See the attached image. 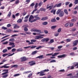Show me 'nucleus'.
Instances as JSON below:
<instances>
[{"mask_svg": "<svg viewBox=\"0 0 78 78\" xmlns=\"http://www.w3.org/2000/svg\"><path fill=\"white\" fill-rule=\"evenodd\" d=\"M19 75H20V74H16L14 75V76H19Z\"/></svg>", "mask_w": 78, "mask_h": 78, "instance_id": "obj_62", "label": "nucleus"}, {"mask_svg": "<svg viewBox=\"0 0 78 78\" xmlns=\"http://www.w3.org/2000/svg\"><path fill=\"white\" fill-rule=\"evenodd\" d=\"M16 48H13L12 50V52H14V51H16Z\"/></svg>", "mask_w": 78, "mask_h": 78, "instance_id": "obj_59", "label": "nucleus"}, {"mask_svg": "<svg viewBox=\"0 0 78 78\" xmlns=\"http://www.w3.org/2000/svg\"><path fill=\"white\" fill-rule=\"evenodd\" d=\"M38 51H34L32 53V54L33 55H35V54H36L37 53Z\"/></svg>", "mask_w": 78, "mask_h": 78, "instance_id": "obj_30", "label": "nucleus"}, {"mask_svg": "<svg viewBox=\"0 0 78 78\" xmlns=\"http://www.w3.org/2000/svg\"><path fill=\"white\" fill-rule=\"evenodd\" d=\"M61 28L58 29V33H60V32H61Z\"/></svg>", "mask_w": 78, "mask_h": 78, "instance_id": "obj_51", "label": "nucleus"}, {"mask_svg": "<svg viewBox=\"0 0 78 78\" xmlns=\"http://www.w3.org/2000/svg\"><path fill=\"white\" fill-rule=\"evenodd\" d=\"M20 27L19 26H17L16 24H15L14 27V28H16V29H17V28H19Z\"/></svg>", "mask_w": 78, "mask_h": 78, "instance_id": "obj_23", "label": "nucleus"}, {"mask_svg": "<svg viewBox=\"0 0 78 78\" xmlns=\"http://www.w3.org/2000/svg\"><path fill=\"white\" fill-rule=\"evenodd\" d=\"M34 19V17H33V15H31L29 17V21L30 22H34V21H33V19Z\"/></svg>", "mask_w": 78, "mask_h": 78, "instance_id": "obj_4", "label": "nucleus"}, {"mask_svg": "<svg viewBox=\"0 0 78 78\" xmlns=\"http://www.w3.org/2000/svg\"><path fill=\"white\" fill-rule=\"evenodd\" d=\"M56 26H52L51 27V29H55V28H56Z\"/></svg>", "mask_w": 78, "mask_h": 78, "instance_id": "obj_39", "label": "nucleus"}, {"mask_svg": "<svg viewBox=\"0 0 78 78\" xmlns=\"http://www.w3.org/2000/svg\"><path fill=\"white\" fill-rule=\"evenodd\" d=\"M44 58V57L43 55H41L36 57V58H39V59H43Z\"/></svg>", "mask_w": 78, "mask_h": 78, "instance_id": "obj_16", "label": "nucleus"}, {"mask_svg": "<svg viewBox=\"0 0 78 78\" xmlns=\"http://www.w3.org/2000/svg\"><path fill=\"white\" fill-rule=\"evenodd\" d=\"M34 18L35 19L33 20L34 22H36L37 20H40V19H41V18H40V17L37 16H35Z\"/></svg>", "mask_w": 78, "mask_h": 78, "instance_id": "obj_8", "label": "nucleus"}, {"mask_svg": "<svg viewBox=\"0 0 78 78\" xmlns=\"http://www.w3.org/2000/svg\"><path fill=\"white\" fill-rule=\"evenodd\" d=\"M37 10V9H34V10L33 11V12H31V14H33L34 12H35V11H36Z\"/></svg>", "mask_w": 78, "mask_h": 78, "instance_id": "obj_26", "label": "nucleus"}, {"mask_svg": "<svg viewBox=\"0 0 78 78\" xmlns=\"http://www.w3.org/2000/svg\"><path fill=\"white\" fill-rule=\"evenodd\" d=\"M64 16V12L61 11L59 14V16L61 17Z\"/></svg>", "mask_w": 78, "mask_h": 78, "instance_id": "obj_17", "label": "nucleus"}, {"mask_svg": "<svg viewBox=\"0 0 78 78\" xmlns=\"http://www.w3.org/2000/svg\"><path fill=\"white\" fill-rule=\"evenodd\" d=\"M49 70L48 69H45L44 70H43V71H44V72H49Z\"/></svg>", "mask_w": 78, "mask_h": 78, "instance_id": "obj_56", "label": "nucleus"}, {"mask_svg": "<svg viewBox=\"0 0 78 78\" xmlns=\"http://www.w3.org/2000/svg\"><path fill=\"white\" fill-rule=\"evenodd\" d=\"M74 78H78V73H77L76 74V75H75V76H74Z\"/></svg>", "mask_w": 78, "mask_h": 78, "instance_id": "obj_49", "label": "nucleus"}, {"mask_svg": "<svg viewBox=\"0 0 78 78\" xmlns=\"http://www.w3.org/2000/svg\"><path fill=\"white\" fill-rule=\"evenodd\" d=\"M45 10H46V9H44V8H41L40 9V11H45Z\"/></svg>", "mask_w": 78, "mask_h": 78, "instance_id": "obj_34", "label": "nucleus"}, {"mask_svg": "<svg viewBox=\"0 0 78 78\" xmlns=\"http://www.w3.org/2000/svg\"><path fill=\"white\" fill-rule=\"evenodd\" d=\"M56 62V60H53L51 61L50 62L51 63V62Z\"/></svg>", "mask_w": 78, "mask_h": 78, "instance_id": "obj_48", "label": "nucleus"}, {"mask_svg": "<svg viewBox=\"0 0 78 78\" xmlns=\"http://www.w3.org/2000/svg\"><path fill=\"white\" fill-rule=\"evenodd\" d=\"M44 73V72L43 71H41L39 75L40 76H44V75H45V74Z\"/></svg>", "mask_w": 78, "mask_h": 78, "instance_id": "obj_11", "label": "nucleus"}, {"mask_svg": "<svg viewBox=\"0 0 78 78\" xmlns=\"http://www.w3.org/2000/svg\"><path fill=\"white\" fill-rule=\"evenodd\" d=\"M30 31L31 32H41V30H37V29L36 28H34L30 30Z\"/></svg>", "mask_w": 78, "mask_h": 78, "instance_id": "obj_3", "label": "nucleus"}, {"mask_svg": "<svg viewBox=\"0 0 78 78\" xmlns=\"http://www.w3.org/2000/svg\"><path fill=\"white\" fill-rule=\"evenodd\" d=\"M42 4H43V2H40L38 4V6L40 7L41 6H42Z\"/></svg>", "mask_w": 78, "mask_h": 78, "instance_id": "obj_36", "label": "nucleus"}, {"mask_svg": "<svg viewBox=\"0 0 78 78\" xmlns=\"http://www.w3.org/2000/svg\"><path fill=\"white\" fill-rule=\"evenodd\" d=\"M59 34L58 33V32H56L55 33V37H57L58 36V35H59Z\"/></svg>", "mask_w": 78, "mask_h": 78, "instance_id": "obj_37", "label": "nucleus"}, {"mask_svg": "<svg viewBox=\"0 0 78 78\" xmlns=\"http://www.w3.org/2000/svg\"><path fill=\"white\" fill-rule=\"evenodd\" d=\"M11 12H9V14H8L7 16L8 17H11Z\"/></svg>", "mask_w": 78, "mask_h": 78, "instance_id": "obj_47", "label": "nucleus"}, {"mask_svg": "<svg viewBox=\"0 0 78 78\" xmlns=\"http://www.w3.org/2000/svg\"><path fill=\"white\" fill-rule=\"evenodd\" d=\"M52 4V5H50L49 7H47L46 9H48L49 8V10H51V9H52V8H53V4Z\"/></svg>", "mask_w": 78, "mask_h": 78, "instance_id": "obj_14", "label": "nucleus"}, {"mask_svg": "<svg viewBox=\"0 0 78 78\" xmlns=\"http://www.w3.org/2000/svg\"><path fill=\"white\" fill-rule=\"evenodd\" d=\"M78 0H75L74 1V3L75 4H78Z\"/></svg>", "mask_w": 78, "mask_h": 78, "instance_id": "obj_45", "label": "nucleus"}, {"mask_svg": "<svg viewBox=\"0 0 78 78\" xmlns=\"http://www.w3.org/2000/svg\"><path fill=\"white\" fill-rule=\"evenodd\" d=\"M8 55V54H5L2 55V56H3V57H5V56H7Z\"/></svg>", "mask_w": 78, "mask_h": 78, "instance_id": "obj_53", "label": "nucleus"}, {"mask_svg": "<svg viewBox=\"0 0 78 78\" xmlns=\"http://www.w3.org/2000/svg\"><path fill=\"white\" fill-rule=\"evenodd\" d=\"M9 45H12L11 47L12 48H14L16 47L15 44L13 42H9Z\"/></svg>", "mask_w": 78, "mask_h": 78, "instance_id": "obj_6", "label": "nucleus"}, {"mask_svg": "<svg viewBox=\"0 0 78 78\" xmlns=\"http://www.w3.org/2000/svg\"><path fill=\"white\" fill-rule=\"evenodd\" d=\"M8 51V50L5 49H4L3 50L2 52L3 53H6V51Z\"/></svg>", "mask_w": 78, "mask_h": 78, "instance_id": "obj_43", "label": "nucleus"}, {"mask_svg": "<svg viewBox=\"0 0 78 78\" xmlns=\"http://www.w3.org/2000/svg\"><path fill=\"white\" fill-rule=\"evenodd\" d=\"M9 41L11 42H14V41H15V39L14 38H11Z\"/></svg>", "mask_w": 78, "mask_h": 78, "instance_id": "obj_29", "label": "nucleus"}, {"mask_svg": "<svg viewBox=\"0 0 78 78\" xmlns=\"http://www.w3.org/2000/svg\"><path fill=\"white\" fill-rule=\"evenodd\" d=\"M47 19H48V17H44L41 19V20H47Z\"/></svg>", "mask_w": 78, "mask_h": 78, "instance_id": "obj_20", "label": "nucleus"}, {"mask_svg": "<svg viewBox=\"0 0 78 78\" xmlns=\"http://www.w3.org/2000/svg\"><path fill=\"white\" fill-rule=\"evenodd\" d=\"M76 20L75 19H73L71 20V22H75Z\"/></svg>", "mask_w": 78, "mask_h": 78, "instance_id": "obj_40", "label": "nucleus"}, {"mask_svg": "<svg viewBox=\"0 0 78 78\" xmlns=\"http://www.w3.org/2000/svg\"><path fill=\"white\" fill-rule=\"evenodd\" d=\"M61 9L58 10L56 12V14H59L60 13V12H61Z\"/></svg>", "mask_w": 78, "mask_h": 78, "instance_id": "obj_31", "label": "nucleus"}, {"mask_svg": "<svg viewBox=\"0 0 78 78\" xmlns=\"http://www.w3.org/2000/svg\"><path fill=\"white\" fill-rule=\"evenodd\" d=\"M59 53H54V54L52 55V56L50 58L51 59L54 58L55 59L56 58L54 56H56V55H58V54H59Z\"/></svg>", "mask_w": 78, "mask_h": 78, "instance_id": "obj_5", "label": "nucleus"}, {"mask_svg": "<svg viewBox=\"0 0 78 78\" xmlns=\"http://www.w3.org/2000/svg\"><path fill=\"white\" fill-rule=\"evenodd\" d=\"M49 39L48 38H45V42H48L49 41Z\"/></svg>", "mask_w": 78, "mask_h": 78, "instance_id": "obj_46", "label": "nucleus"}, {"mask_svg": "<svg viewBox=\"0 0 78 78\" xmlns=\"http://www.w3.org/2000/svg\"><path fill=\"white\" fill-rule=\"evenodd\" d=\"M9 67V66H5V65H4L3 66H2L1 67H0V68H4L5 69H8Z\"/></svg>", "mask_w": 78, "mask_h": 78, "instance_id": "obj_18", "label": "nucleus"}, {"mask_svg": "<svg viewBox=\"0 0 78 78\" xmlns=\"http://www.w3.org/2000/svg\"><path fill=\"white\" fill-rule=\"evenodd\" d=\"M70 56H74L75 55V54L74 52H72L70 54Z\"/></svg>", "mask_w": 78, "mask_h": 78, "instance_id": "obj_52", "label": "nucleus"}, {"mask_svg": "<svg viewBox=\"0 0 78 78\" xmlns=\"http://www.w3.org/2000/svg\"><path fill=\"white\" fill-rule=\"evenodd\" d=\"M45 35L44 34H41L40 35L36 36L35 37V39L36 40L39 39H42L44 38V37L42 36H44Z\"/></svg>", "mask_w": 78, "mask_h": 78, "instance_id": "obj_2", "label": "nucleus"}, {"mask_svg": "<svg viewBox=\"0 0 78 78\" xmlns=\"http://www.w3.org/2000/svg\"><path fill=\"white\" fill-rule=\"evenodd\" d=\"M17 51H23V49L22 48H20L17 49Z\"/></svg>", "mask_w": 78, "mask_h": 78, "instance_id": "obj_25", "label": "nucleus"}, {"mask_svg": "<svg viewBox=\"0 0 78 78\" xmlns=\"http://www.w3.org/2000/svg\"><path fill=\"white\" fill-rule=\"evenodd\" d=\"M17 36H18V35L17 34H13V35H12L11 36V37H15Z\"/></svg>", "mask_w": 78, "mask_h": 78, "instance_id": "obj_58", "label": "nucleus"}, {"mask_svg": "<svg viewBox=\"0 0 78 78\" xmlns=\"http://www.w3.org/2000/svg\"><path fill=\"white\" fill-rule=\"evenodd\" d=\"M36 40H35L32 39L30 41L31 42H36Z\"/></svg>", "mask_w": 78, "mask_h": 78, "instance_id": "obj_44", "label": "nucleus"}, {"mask_svg": "<svg viewBox=\"0 0 78 78\" xmlns=\"http://www.w3.org/2000/svg\"><path fill=\"white\" fill-rule=\"evenodd\" d=\"M51 12L52 13H53V14H55V12H56V10H54V9H52Z\"/></svg>", "mask_w": 78, "mask_h": 78, "instance_id": "obj_21", "label": "nucleus"}, {"mask_svg": "<svg viewBox=\"0 0 78 78\" xmlns=\"http://www.w3.org/2000/svg\"><path fill=\"white\" fill-rule=\"evenodd\" d=\"M6 60L5 59H3L2 61V62L0 63V65H1V64H3V62H6Z\"/></svg>", "mask_w": 78, "mask_h": 78, "instance_id": "obj_27", "label": "nucleus"}, {"mask_svg": "<svg viewBox=\"0 0 78 78\" xmlns=\"http://www.w3.org/2000/svg\"><path fill=\"white\" fill-rule=\"evenodd\" d=\"M8 44V41H6L3 43V45H6V44Z\"/></svg>", "mask_w": 78, "mask_h": 78, "instance_id": "obj_61", "label": "nucleus"}, {"mask_svg": "<svg viewBox=\"0 0 78 78\" xmlns=\"http://www.w3.org/2000/svg\"><path fill=\"white\" fill-rule=\"evenodd\" d=\"M22 21V20L21 19H20L18 20L17 21V22L18 23H21Z\"/></svg>", "mask_w": 78, "mask_h": 78, "instance_id": "obj_28", "label": "nucleus"}, {"mask_svg": "<svg viewBox=\"0 0 78 78\" xmlns=\"http://www.w3.org/2000/svg\"><path fill=\"white\" fill-rule=\"evenodd\" d=\"M21 61H27L28 59L25 57H22L21 58Z\"/></svg>", "mask_w": 78, "mask_h": 78, "instance_id": "obj_9", "label": "nucleus"}, {"mask_svg": "<svg viewBox=\"0 0 78 78\" xmlns=\"http://www.w3.org/2000/svg\"><path fill=\"white\" fill-rule=\"evenodd\" d=\"M69 2H66L65 3V5L66 6H67V5H69Z\"/></svg>", "mask_w": 78, "mask_h": 78, "instance_id": "obj_57", "label": "nucleus"}, {"mask_svg": "<svg viewBox=\"0 0 78 78\" xmlns=\"http://www.w3.org/2000/svg\"><path fill=\"white\" fill-rule=\"evenodd\" d=\"M2 72H6L2 74L1 75H2V78H6L8 76V75L7 74V73H8V69H5L2 70Z\"/></svg>", "mask_w": 78, "mask_h": 78, "instance_id": "obj_1", "label": "nucleus"}, {"mask_svg": "<svg viewBox=\"0 0 78 78\" xmlns=\"http://www.w3.org/2000/svg\"><path fill=\"white\" fill-rule=\"evenodd\" d=\"M29 17V15H28L26 16L24 18L25 20H24V22H27V21H28V19Z\"/></svg>", "mask_w": 78, "mask_h": 78, "instance_id": "obj_10", "label": "nucleus"}, {"mask_svg": "<svg viewBox=\"0 0 78 78\" xmlns=\"http://www.w3.org/2000/svg\"><path fill=\"white\" fill-rule=\"evenodd\" d=\"M66 42H70V41H71V39L70 38H68L66 39Z\"/></svg>", "mask_w": 78, "mask_h": 78, "instance_id": "obj_32", "label": "nucleus"}, {"mask_svg": "<svg viewBox=\"0 0 78 78\" xmlns=\"http://www.w3.org/2000/svg\"><path fill=\"white\" fill-rule=\"evenodd\" d=\"M35 64H36V63L35 62L31 63L30 64V65L31 66L35 65Z\"/></svg>", "mask_w": 78, "mask_h": 78, "instance_id": "obj_38", "label": "nucleus"}, {"mask_svg": "<svg viewBox=\"0 0 78 78\" xmlns=\"http://www.w3.org/2000/svg\"><path fill=\"white\" fill-rule=\"evenodd\" d=\"M54 42V40L53 39H51L50 40V41L48 42V44H51L52 43Z\"/></svg>", "mask_w": 78, "mask_h": 78, "instance_id": "obj_19", "label": "nucleus"}, {"mask_svg": "<svg viewBox=\"0 0 78 78\" xmlns=\"http://www.w3.org/2000/svg\"><path fill=\"white\" fill-rule=\"evenodd\" d=\"M2 29H3V30H7V27H2Z\"/></svg>", "mask_w": 78, "mask_h": 78, "instance_id": "obj_60", "label": "nucleus"}, {"mask_svg": "<svg viewBox=\"0 0 78 78\" xmlns=\"http://www.w3.org/2000/svg\"><path fill=\"white\" fill-rule=\"evenodd\" d=\"M37 6H38V3H36L35 6H34V8L35 9H37Z\"/></svg>", "mask_w": 78, "mask_h": 78, "instance_id": "obj_35", "label": "nucleus"}, {"mask_svg": "<svg viewBox=\"0 0 78 78\" xmlns=\"http://www.w3.org/2000/svg\"><path fill=\"white\" fill-rule=\"evenodd\" d=\"M66 56V55L64 54L62 55H58L57 56L58 58H64V57H65Z\"/></svg>", "mask_w": 78, "mask_h": 78, "instance_id": "obj_13", "label": "nucleus"}, {"mask_svg": "<svg viewBox=\"0 0 78 78\" xmlns=\"http://www.w3.org/2000/svg\"><path fill=\"white\" fill-rule=\"evenodd\" d=\"M14 67H15V68H17L18 67V65H13Z\"/></svg>", "mask_w": 78, "mask_h": 78, "instance_id": "obj_55", "label": "nucleus"}, {"mask_svg": "<svg viewBox=\"0 0 78 78\" xmlns=\"http://www.w3.org/2000/svg\"><path fill=\"white\" fill-rule=\"evenodd\" d=\"M78 43V40H76V41H75L73 42V47H75V46H76V45H77V44Z\"/></svg>", "mask_w": 78, "mask_h": 78, "instance_id": "obj_7", "label": "nucleus"}, {"mask_svg": "<svg viewBox=\"0 0 78 78\" xmlns=\"http://www.w3.org/2000/svg\"><path fill=\"white\" fill-rule=\"evenodd\" d=\"M31 71H27L23 73V74H27V73H31Z\"/></svg>", "mask_w": 78, "mask_h": 78, "instance_id": "obj_22", "label": "nucleus"}, {"mask_svg": "<svg viewBox=\"0 0 78 78\" xmlns=\"http://www.w3.org/2000/svg\"><path fill=\"white\" fill-rule=\"evenodd\" d=\"M15 4L17 5V4H19V0H16L15 2Z\"/></svg>", "mask_w": 78, "mask_h": 78, "instance_id": "obj_41", "label": "nucleus"}, {"mask_svg": "<svg viewBox=\"0 0 78 78\" xmlns=\"http://www.w3.org/2000/svg\"><path fill=\"white\" fill-rule=\"evenodd\" d=\"M42 48V46H40L36 48V49H37V50H39V48Z\"/></svg>", "mask_w": 78, "mask_h": 78, "instance_id": "obj_54", "label": "nucleus"}, {"mask_svg": "<svg viewBox=\"0 0 78 78\" xmlns=\"http://www.w3.org/2000/svg\"><path fill=\"white\" fill-rule=\"evenodd\" d=\"M64 12L66 14H68V11H67V10L66 9H65L64 10Z\"/></svg>", "mask_w": 78, "mask_h": 78, "instance_id": "obj_33", "label": "nucleus"}, {"mask_svg": "<svg viewBox=\"0 0 78 78\" xmlns=\"http://www.w3.org/2000/svg\"><path fill=\"white\" fill-rule=\"evenodd\" d=\"M34 6V3H33L32 4H31L30 5V6Z\"/></svg>", "mask_w": 78, "mask_h": 78, "instance_id": "obj_64", "label": "nucleus"}, {"mask_svg": "<svg viewBox=\"0 0 78 78\" xmlns=\"http://www.w3.org/2000/svg\"><path fill=\"white\" fill-rule=\"evenodd\" d=\"M25 33H26L27 34H31V33L30 32H25Z\"/></svg>", "mask_w": 78, "mask_h": 78, "instance_id": "obj_63", "label": "nucleus"}, {"mask_svg": "<svg viewBox=\"0 0 78 78\" xmlns=\"http://www.w3.org/2000/svg\"><path fill=\"white\" fill-rule=\"evenodd\" d=\"M23 27H25V28H24V31H28V29L27 27H25V25H24L23 26Z\"/></svg>", "mask_w": 78, "mask_h": 78, "instance_id": "obj_15", "label": "nucleus"}, {"mask_svg": "<svg viewBox=\"0 0 78 78\" xmlns=\"http://www.w3.org/2000/svg\"><path fill=\"white\" fill-rule=\"evenodd\" d=\"M51 21L52 22H56V20L55 19H52Z\"/></svg>", "mask_w": 78, "mask_h": 78, "instance_id": "obj_50", "label": "nucleus"}, {"mask_svg": "<svg viewBox=\"0 0 78 78\" xmlns=\"http://www.w3.org/2000/svg\"><path fill=\"white\" fill-rule=\"evenodd\" d=\"M48 24V23L47 22H44L42 23V24L44 25H47Z\"/></svg>", "mask_w": 78, "mask_h": 78, "instance_id": "obj_42", "label": "nucleus"}, {"mask_svg": "<svg viewBox=\"0 0 78 78\" xmlns=\"http://www.w3.org/2000/svg\"><path fill=\"white\" fill-rule=\"evenodd\" d=\"M61 6V3H60L58 4H55L53 8H55V7H60Z\"/></svg>", "mask_w": 78, "mask_h": 78, "instance_id": "obj_12", "label": "nucleus"}, {"mask_svg": "<svg viewBox=\"0 0 78 78\" xmlns=\"http://www.w3.org/2000/svg\"><path fill=\"white\" fill-rule=\"evenodd\" d=\"M26 42H28V43L29 45H30L31 44H33V42H31L30 41L28 40H27L26 41Z\"/></svg>", "mask_w": 78, "mask_h": 78, "instance_id": "obj_24", "label": "nucleus"}]
</instances>
